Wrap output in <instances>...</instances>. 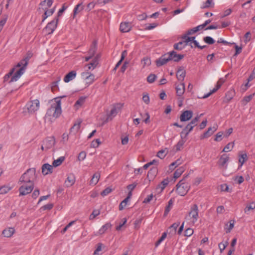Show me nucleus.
<instances>
[{
	"mask_svg": "<svg viewBox=\"0 0 255 255\" xmlns=\"http://www.w3.org/2000/svg\"><path fill=\"white\" fill-rule=\"evenodd\" d=\"M32 56V53L31 52H27L26 56L22 59L19 62H18L16 65L15 67H20V69L17 71L14 75L10 79L9 83H11L14 81H16L23 74L25 68L28 64L29 59Z\"/></svg>",
	"mask_w": 255,
	"mask_h": 255,
	"instance_id": "nucleus-1",
	"label": "nucleus"
},
{
	"mask_svg": "<svg viewBox=\"0 0 255 255\" xmlns=\"http://www.w3.org/2000/svg\"><path fill=\"white\" fill-rule=\"evenodd\" d=\"M36 179L35 168H29L20 177L18 183L34 184V182Z\"/></svg>",
	"mask_w": 255,
	"mask_h": 255,
	"instance_id": "nucleus-2",
	"label": "nucleus"
},
{
	"mask_svg": "<svg viewBox=\"0 0 255 255\" xmlns=\"http://www.w3.org/2000/svg\"><path fill=\"white\" fill-rule=\"evenodd\" d=\"M61 100L59 98H55V103L52 104L47 110L46 116L57 118L61 114Z\"/></svg>",
	"mask_w": 255,
	"mask_h": 255,
	"instance_id": "nucleus-3",
	"label": "nucleus"
},
{
	"mask_svg": "<svg viewBox=\"0 0 255 255\" xmlns=\"http://www.w3.org/2000/svg\"><path fill=\"white\" fill-rule=\"evenodd\" d=\"M188 175L184 176L182 180H181L176 185V191L180 196L185 195L190 189L189 184L186 182V178Z\"/></svg>",
	"mask_w": 255,
	"mask_h": 255,
	"instance_id": "nucleus-4",
	"label": "nucleus"
},
{
	"mask_svg": "<svg viewBox=\"0 0 255 255\" xmlns=\"http://www.w3.org/2000/svg\"><path fill=\"white\" fill-rule=\"evenodd\" d=\"M26 107L30 114H34L40 108V102L38 99H30V101L27 103Z\"/></svg>",
	"mask_w": 255,
	"mask_h": 255,
	"instance_id": "nucleus-5",
	"label": "nucleus"
},
{
	"mask_svg": "<svg viewBox=\"0 0 255 255\" xmlns=\"http://www.w3.org/2000/svg\"><path fill=\"white\" fill-rule=\"evenodd\" d=\"M199 210L197 204H194L190 209L188 215L186 217L187 220H190L192 224H195L199 218Z\"/></svg>",
	"mask_w": 255,
	"mask_h": 255,
	"instance_id": "nucleus-6",
	"label": "nucleus"
},
{
	"mask_svg": "<svg viewBox=\"0 0 255 255\" xmlns=\"http://www.w3.org/2000/svg\"><path fill=\"white\" fill-rule=\"evenodd\" d=\"M20 185L19 188V196H25L30 193L34 188V184L18 183Z\"/></svg>",
	"mask_w": 255,
	"mask_h": 255,
	"instance_id": "nucleus-7",
	"label": "nucleus"
},
{
	"mask_svg": "<svg viewBox=\"0 0 255 255\" xmlns=\"http://www.w3.org/2000/svg\"><path fill=\"white\" fill-rule=\"evenodd\" d=\"M58 20V17H55L52 21L48 23L44 28V30L48 34H52L54 32L57 26Z\"/></svg>",
	"mask_w": 255,
	"mask_h": 255,
	"instance_id": "nucleus-8",
	"label": "nucleus"
},
{
	"mask_svg": "<svg viewBox=\"0 0 255 255\" xmlns=\"http://www.w3.org/2000/svg\"><path fill=\"white\" fill-rule=\"evenodd\" d=\"M169 61H170V59L167 52V53L161 55V57L156 60V65L157 67H159L166 64Z\"/></svg>",
	"mask_w": 255,
	"mask_h": 255,
	"instance_id": "nucleus-9",
	"label": "nucleus"
},
{
	"mask_svg": "<svg viewBox=\"0 0 255 255\" xmlns=\"http://www.w3.org/2000/svg\"><path fill=\"white\" fill-rule=\"evenodd\" d=\"M229 156L226 154H224L220 156L217 164L221 167L227 168V163L229 161Z\"/></svg>",
	"mask_w": 255,
	"mask_h": 255,
	"instance_id": "nucleus-10",
	"label": "nucleus"
},
{
	"mask_svg": "<svg viewBox=\"0 0 255 255\" xmlns=\"http://www.w3.org/2000/svg\"><path fill=\"white\" fill-rule=\"evenodd\" d=\"M43 143L45 150L50 149L55 143V138L53 136L48 137L43 141Z\"/></svg>",
	"mask_w": 255,
	"mask_h": 255,
	"instance_id": "nucleus-11",
	"label": "nucleus"
},
{
	"mask_svg": "<svg viewBox=\"0 0 255 255\" xmlns=\"http://www.w3.org/2000/svg\"><path fill=\"white\" fill-rule=\"evenodd\" d=\"M168 53L170 57V60H172L174 62H178L180 60L182 59L184 57V55L178 54L177 52L174 50L169 52Z\"/></svg>",
	"mask_w": 255,
	"mask_h": 255,
	"instance_id": "nucleus-12",
	"label": "nucleus"
},
{
	"mask_svg": "<svg viewBox=\"0 0 255 255\" xmlns=\"http://www.w3.org/2000/svg\"><path fill=\"white\" fill-rule=\"evenodd\" d=\"M192 116L193 112L191 111L187 110L182 113L180 120L181 122H186L191 119Z\"/></svg>",
	"mask_w": 255,
	"mask_h": 255,
	"instance_id": "nucleus-13",
	"label": "nucleus"
},
{
	"mask_svg": "<svg viewBox=\"0 0 255 255\" xmlns=\"http://www.w3.org/2000/svg\"><path fill=\"white\" fill-rule=\"evenodd\" d=\"M131 24L129 22H123L120 24V29L122 32H128L131 29Z\"/></svg>",
	"mask_w": 255,
	"mask_h": 255,
	"instance_id": "nucleus-14",
	"label": "nucleus"
},
{
	"mask_svg": "<svg viewBox=\"0 0 255 255\" xmlns=\"http://www.w3.org/2000/svg\"><path fill=\"white\" fill-rule=\"evenodd\" d=\"M217 129L216 126H213L212 127H209L208 130L205 132L202 135L200 136V139H202L205 138H207L212 135L215 131Z\"/></svg>",
	"mask_w": 255,
	"mask_h": 255,
	"instance_id": "nucleus-15",
	"label": "nucleus"
},
{
	"mask_svg": "<svg viewBox=\"0 0 255 255\" xmlns=\"http://www.w3.org/2000/svg\"><path fill=\"white\" fill-rule=\"evenodd\" d=\"M186 76V71L183 67H180L176 73V77L181 82H183Z\"/></svg>",
	"mask_w": 255,
	"mask_h": 255,
	"instance_id": "nucleus-16",
	"label": "nucleus"
},
{
	"mask_svg": "<svg viewBox=\"0 0 255 255\" xmlns=\"http://www.w3.org/2000/svg\"><path fill=\"white\" fill-rule=\"evenodd\" d=\"M53 166L48 163H45L42 166V173L44 175L51 173L53 171Z\"/></svg>",
	"mask_w": 255,
	"mask_h": 255,
	"instance_id": "nucleus-17",
	"label": "nucleus"
},
{
	"mask_svg": "<svg viewBox=\"0 0 255 255\" xmlns=\"http://www.w3.org/2000/svg\"><path fill=\"white\" fill-rule=\"evenodd\" d=\"M77 73L76 71L72 70L68 73L64 77L63 80L65 83H68L70 81L75 79Z\"/></svg>",
	"mask_w": 255,
	"mask_h": 255,
	"instance_id": "nucleus-18",
	"label": "nucleus"
},
{
	"mask_svg": "<svg viewBox=\"0 0 255 255\" xmlns=\"http://www.w3.org/2000/svg\"><path fill=\"white\" fill-rule=\"evenodd\" d=\"M75 182V178L73 174H70L68 175L65 181V185L67 187H70L73 185Z\"/></svg>",
	"mask_w": 255,
	"mask_h": 255,
	"instance_id": "nucleus-19",
	"label": "nucleus"
},
{
	"mask_svg": "<svg viewBox=\"0 0 255 255\" xmlns=\"http://www.w3.org/2000/svg\"><path fill=\"white\" fill-rule=\"evenodd\" d=\"M175 89L177 95L179 97L182 96L185 92V84L181 82L176 86Z\"/></svg>",
	"mask_w": 255,
	"mask_h": 255,
	"instance_id": "nucleus-20",
	"label": "nucleus"
},
{
	"mask_svg": "<svg viewBox=\"0 0 255 255\" xmlns=\"http://www.w3.org/2000/svg\"><path fill=\"white\" fill-rule=\"evenodd\" d=\"M84 8V5L83 4V2L79 3L77 4L73 10V18H75L76 15L81 12Z\"/></svg>",
	"mask_w": 255,
	"mask_h": 255,
	"instance_id": "nucleus-21",
	"label": "nucleus"
},
{
	"mask_svg": "<svg viewBox=\"0 0 255 255\" xmlns=\"http://www.w3.org/2000/svg\"><path fill=\"white\" fill-rule=\"evenodd\" d=\"M15 230L13 228H8L3 230L2 235L4 237L9 238L14 233Z\"/></svg>",
	"mask_w": 255,
	"mask_h": 255,
	"instance_id": "nucleus-22",
	"label": "nucleus"
},
{
	"mask_svg": "<svg viewBox=\"0 0 255 255\" xmlns=\"http://www.w3.org/2000/svg\"><path fill=\"white\" fill-rule=\"evenodd\" d=\"M193 127L188 124L181 132L180 136L183 137V134L185 133L184 137H187L190 132L193 130Z\"/></svg>",
	"mask_w": 255,
	"mask_h": 255,
	"instance_id": "nucleus-23",
	"label": "nucleus"
},
{
	"mask_svg": "<svg viewBox=\"0 0 255 255\" xmlns=\"http://www.w3.org/2000/svg\"><path fill=\"white\" fill-rule=\"evenodd\" d=\"M112 225L110 223H107L103 225L99 230L97 235H103L106 233V232L111 228Z\"/></svg>",
	"mask_w": 255,
	"mask_h": 255,
	"instance_id": "nucleus-24",
	"label": "nucleus"
},
{
	"mask_svg": "<svg viewBox=\"0 0 255 255\" xmlns=\"http://www.w3.org/2000/svg\"><path fill=\"white\" fill-rule=\"evenodd\" d=\"M61 80L60 77H57L56 81L51 83V89L52 92L59 90L58 83Z\"/></svg>",
	"mask_w": 255,
	"mask_h": 255,
	"instance_id": "nucleus-25",
	"label": "nucleus"
},
{
	"mask_svg": "<svg viewBox=\"0 0 255 255\" xmlns=\"http://www.w3.org/2000/svg\"><path fill=\"white\" fill-rule=\"evenodd\" d=\"M235 95V91L234 90L231 89L228 91L226 93L225 97V101L226 102L230 101L234 97Z\"/></svg>",
	"mask_w": 255,
	"mask_h": 255,
	"instance_id": "nucleus-26",
	"label": "nucleus"
},
{
	"mask_svg": "<svg viewBox=\"0 0 255 255\" xmlns=\"http://www.w3.org/2000/svg\"><path fill=\"white\" fill-rule=\"evenodd\" d=\"M97 49V42L96 41H94L92 42L90 48L88 51L89 55L92 56L93 57L94 56L96 53V50Z\"/></svg>",
	"mask_w": 255,
	"mask_h": 255,
	"instance_id": "nucleus-27",
	"label": "nucleus"
},
{
	"mask_svg": "<svg viewBox=\"0 0 255 255\" xmlns=\"http://www.w3.org/2000/svg\"><path fill=\"white\" fill-rule=\"evenodd\" d=\"M157 168L155 167L151 168L148 171L147 174V177L150 179H153L157 175Z\"/></svg>",
	"mask_w": 255,
	"mask_h": 255,
	"instance_id": "nucleus-28",
	"label": "nucleus"
},
{
	"mask_svg": "<svg viewBox=\"0 0 255 255\" xmlns=\"http://www.w3.org/2000/svg\"><path fill=\"white\" fill-rule=\"evenodd\" d=\"M100 177V173H95L91 180L90 181V184L92 185H95L99 181Z\"/></svg>",
	"mask_w": 255,
	"mask_h": 255,
	"instance_id": "nucleus-29",
	"label": "nucleus"
},
{
	"mask_svg": "<svg viewBox=\"0 0 255 255\" xmlns=\"http://www.w3.org/2000/svg\"><path fill=\"white\" fill-rule=\"evenodd\" d=\"M81 121L78 122L77 123H75L70 128V132H73L74 134L77 133L80 128V125L81 123Z\"/></svg>",
	"mask_w": 255,
	"mask_h": 255,
	"instance_id": "nucleus-30",
	"label": "nucleus"
},
{
	"mask_svg": "<svg viewBox=\"0 0 255 255\" xmlns=\"http://www.w3.org/2000/svg\"><path fill=\"white\" fill-rule=\"evenodd\" d=\"M185 170V166H181L178 168L174 173V178H177L179 177L181 174L184 172Z\"/></svg>",
	"mask_w": 255,
	"mask_h": 255,
	"instance_id": "nucleus-31",
	"label": "nucleus"
},
{
	"mask_svg": "<svg viewBox=\"0 0 255 255\" xmlns=\"http://www.w3.org/2000/svg\"><path fill=\"white\" fill-rule=\"evenodd\" d=\"M54 8L50 9H47L46 10H45L44 14L42 15V21L43 22L48 16L52 15L53 13L54 12Z\"/></svg>",
	"mask_w": 255,
	"mask_h": 255,
	"instance_id": "nucleus-32",
	"label": "nucleus"
},
{
	"mask_svg": "<svg viewBox=\"0 0 255 255\" xmlns=\"http://www.w3.org/2000/svg\"><path fill=\"white\" fill-rule=\"evenodd\" d=\"M127 51L124 50L122 52L121 59L119 60V61L116 64L115 68H114V70L116 71L117 68L120 66V65L121 64L122 62L125 59V57L127 55Z\"/></svg>",
	"mask_w": 255,
	"mask_h": 255,
	"instance_id": "nucleus-33",
	"label": "nucleus"
},
{
	"mask_svg": "<svg viewBox=\"0 0 255 255\" xmlns=\"http://www.w3.org/2000/svg\"><path fill=\"white\" fill-rule=\"evenodd\" d=\"M86 98V97H80L75 103L74 106L75 108L78 109L81 107L85 103Z\"/></svg>",
	"mask_w": 255,
	"mask_h": 255,
	"instance_id": "nucleus-34",
	"label": "nucleus"
},
{
	"mask_svg": "<svg viewBox=\"0 0 255 255\" xmlns=\"http://www.w3.org/2000/svg\"><path fill=\"white\" fill-rule=\"evenodd\" d=\"M65 157L64 156H61L57 159L54 160L52 163V166L56 167L61 165L64 161Z\"/></svg>",
	"mask_w": 255,
	"mask_h": 255,
	"instance_id": "nucleus-35",
	"label": "nucleus"
},
{
	"mask_svg": "<svg viewBox=\"0 0 255 255\" xmlns=\"http://www.w3.org/2000/svg\"><path fill=\"white\" fill-rule=\"evenodd\" d=\"M98 65V62H97L96 59H92V61L89 63V64H87L86 65V67H87L88 70H89L91 69H95L97 66Z\"/></svg>",
	"mask_w": 255,
	"mask_h": 255,
	"instance_id": "nucleus-36",
	"label": "nucleus"
},
{
	"mask_svg": "<svg viewBox=\"0 0 255 255\" xmlns=\"http://www.w3.org/2000/svg\"><path fill=\"white\" fill-rule=\"evenodd\" d=\"M248 155L246 153L241 155L239 159V162L240 163L239 167H242L243 164L248 160Z\"/></svg>",
	"mask_w": 255,
	"mask_h": 255,
	"instance_id": "nucleus-37",
	"label": "nucleus"
},
{
	"mask_svg": "<svg viewBox=\"0 0 255 255\" xmlns=\"http://www.w3.org/2000/svg\"><path fill=\"white\" fill-rule=\"evenodd\" d=\"M174 48L177 50H181L184 48L186 46L184 43L182 41H180L177 43H175L173 45Z\"/></svg>",
	"mask_w": 255,
	"mask_h": 255,
	"instance_id": "nucleus-38",
	"label": "nucleus"
},
{
	"mask_svg": "<svg viewBox=\"0 0 255 255\" xmlns=\"http://www.w3.org/2000/svg\"><path fill=\"white\" fill-rule=\"evenodd\" d=\"M181 164V160L180 159H178L169 165V169L171 170H173L176 167H177Z\"/></svg>",
	"mask_w": 255,
	"mask_h": 255,
	"instance_id": "nucleus-39",
	"label": "nucleus"
},
{
	"mask_svg": "<svg viewBox=\"0 0 255 255\" xmlns=\"http://www.w3.org/2000/svg\"><path fill=\"white\" fill-rule=\"evenodd\" d=\"M11 188L7 185H3L0 187V194H4L8 192Z\"/></svg>",
	"mask_w": 255,
	"mask_h": 255,
	"instance_id": "nucleus-40",
	"label": "nucleus"
},
{
	"mask_svg": "<svg viewBox=\"0 0 255 255\" xmlns=\"http://www.w3.org/2000/svg\"><path fill=\"white\" fill-rule=\"evenodd\" d=\"M225 82V79L224 78H220L219 80L218 81L216 85L214 88H213V90H215V92H216L218 89L220 88L221 86L223 85V84Z\"/></svg>",
	"mask_w": 255,
	"mask_h": 255,
	"instance_id": "nucleus-41",
	"label": "nucleus"
},
{
	"mask_svg": "<svg viewBox=\"0 0 255 255\" xmlns=\"http://www.w3.org/2000/svg\"><path fill=\"white\" fill-rule=\"evenodd\" d=\"M95 75L93 74L90 73L86 78V80L87 81V83L89 85L92 84L95 81Z\"/></svg>",
	"mask_w": 255,
	"mask_h": 255,
	"instance_id": "nucleus-42",
	"label": "nucleus"
},
{
	"mask_svg": "<svg viewBox=\"0 0 255 255\" xmlns=\"http://www.w3.org/2000/svg\"><path fill=\"white\" fill-rule=\"evenodd\" d=\"M186 141V140L183 139H180L178 141L177 143L175 145L176 147V151H179L182 148L184 144L185 143Z\"/></svg>",
	"mask_w": 255,
	"mask_h": 255,
	"instance_id": "nucleus-43",
	"label": "nucleus"
},
{
	"mask_svg": "<svg viewBox=\"0 0 255 255\" xmlns=\"http://www.w3.org/2000/svg\"><path fill=\"white\" fill-rule=\"evenodd\" d=\"M15 68H13L9 72L6 74L3 77V81L6 82L8 80L9 78L11 77V78L14 75V74L12 76Z\"/></svg>",
	"mask_w": 255,
	"mask_h": 255,
	"instance_id": "nucleus-44",
	"label": "nucleus"
},
{
	"mask_svg": "<svg viewBox=\"0 0 255 255\" xmlns=\"http://www.w3.org/2000/svg\"><path fill=\"white\" fill-rule=\"evenodd\" d=\"M255 208V203H252L250 204H248L246 208L244 209V211L246 213L248 214V212L251 211L253 210Z\"/></svg>",
	"mask_w": 255,
	"mask_h": 255,
	"instance_id": "nucleus-45",
	"label": "nucleus"
},
{
	"mask_svg": "<svg viewBox=\"0 0 255 255\" xmlns=\"http://www.w3.org/2000/svg\"><path fill=\"white\" fill-rule=\"evenodd\" d=\"M141 63L143 67L149 66L151 64L150 59L148 57H145L142 59Z\"/></svg>",
	"mask_w": 255,
	"mask_h": 255,
	"instance_id": "nucleus-46",
	"label": "nucleus"
},
{
	"mask_svg": "<svg viewBox=\"0 0 255 255\" xmlns=\"http://www.w3.org/2000/svg\"><path fill=\"white\" fill-rule=\"evenodd\" d=\"M167 153V149H162L157 152V156L161 159L165 157Z\"/></svg>",
	"mask_w": 255,
	"mask_h": 255,
	"instance_id": "nucleus-47",
	"label": "nucleus"
},
{
	"mask_svg": "<svg viewBox=\"0 0 255 255\" xmlns=\"http://www.w3.org/2000/svg\"><path fill=\"white\" fill-rule=\"evenodd\" d=\"M234 142H230L227 145L225 146L224 148L223 151L224 152H228L231 151L234 147Z\"/></svg>",
	"mask_w": 255,
	"mask_h": 255,
	"instance_id": "nucleus-48",
	"label": "nucleus"
},
{
	"mask_svg": "<svg viewBox=\"0 0 255 255\" xmlns=\"http://www.w3.org/2000/svg\"><path fill=\"white\" fill-rule=\"evenodd\" d=\"M204 41L208 44H213L215 43V40L210 36H206L203 38Z\"/></svg>",
	"mask_w": 255,
	"mask_h": 255,
	"instance_id": "nucleus-49",
	"label": "nucleus"
},
{
	"mask_svg": "<svg viewBox=\"0 0 255 255\" xmlns=\"http://www.w3.org/2000/svg\"><path fill=\"white\" fill-rule=\"evenodd\" d=\"M156 78V76L153 74H149L147 77V81L149 83H153Z\"/></svg>",
	"mask_w": 255,
	"mask_h": 255,
	"instance_id": "nucleus-50",
	"label": "nucleus"
},
{
	"mask_svg": "<svg viewBox=\"0 0 255 255\" xmlns=\"http://www.w3.org/2000/svg\"><path fill=\"white\" fill-rule=\"evenodd\" d=\"M169 183V180L168 178H166L164 179L160 183V184L159 185V187L161 188V190H163L166 186Z\"/></svg>",
	"mask_w": 255,
	"mask_h": 255,
	"instance_id": "nucleus-51",
	"label": "nucleus"
},
{
	"mask_svg": "<svg viewBox=\"0 0 255 255\" xmlns=\"http://www.w3.org/2000/svg\"><path fill=\"white\" fill-rule=\"evenodd\" d=\"M112 190H113V189L110 187H108L106 188L105 189H104L101 193V195L103 197H104V196L108 195L109 193H110L112 191Z\"/></svg>",
	"mask_w": 255,
	"mask_h": 255,
	"instance_id": "nucleus-52",
	"label": "nucleus"
},
{
	"mask_svg": "<svg viewBox=\"0 0 255 255\" xmlns=\"http://www.w3.org/2000/svg\"><path fill=\"white\" fill-rule=\"evenodd\" d=\"M129 199L128 198H126L119 205V210H122L124 209V207H126V206L127 204V203L128 202Z\"/></svg>",
	"mask_w": 255,
	"mask_h": 255,
	"instance_id": "nucleus-53",
	"label": "nucleus"
},
{
	"mask_svg": "<svg viewBox=\"0 0 255 255\" xmlns=\"http://www.w3.org/2000/svg\"><path fill=\"white\" fill-rule=\"evenodd\" d=\"M214 3H213L212 0H207L204 3L203 6L202 7L203 8H208L210 6H213Z\"/></svg>",
	"mask_w": 255,
	"mask_h": 255,
	"instance_id": "nucleus-54",
	"label": "nucleus"
},
{
	"mask_svg": "<svg viewBox=\"0 0 255 255\" xmlns=\"http://www.w3.org/2000/svg\"><path fill=\"white\" fill-rule=\"evenodd\" d=\"M181 38L184 39L183 41H182V42L183 43H184L185 44V45L186 46L187 45H188V43L189 42H190L191 41V40H190V37H189L187 35H186V34H184L183 35H182L181 36Z\"/></svg>",
	"mask_w": 255,
	"mask_h": 255,
	"instance_id": "nucleus-55",
	"label": "nucleus"
},
{
	"mask_svg": "<svg viewBox=\"0 0 255 255\" xmlns=\"http://www.w3.org/2000/svg\"><path fill=\"white\" fill-rule=\"evenodd\" d=\"M228 245V242H225L224 243H220L219 244L218 246L220 249V252L222 253L223 251L226 249L227 246Z\"/></svg>",
	"mask_w": 255,
	"mask_h": 255,
	"instance_id": "nucleus-56",
	"label": "nucleus"
},
{
	"mask_svg": "<svg viewBox=\"0 0 255 255\" xmlns=\"http://www.w3.org/2000/svg\"><path fill=\"white\" fill-rule=\"evenodd\" d=\"M200 117L199 116H197L195 118L192 120V121L189 123V125L194 127L197 125V123L199 120Z\"/></svg>",
	"mask_w": 255,
	"mask_h": 255,
	"instance_id": "nucleus-57",
	"label": "nucleus"
},
{
	"mask_svg": "<svg viewBox=\"0 0 255 255\" xmlns=\"http://www.w3.org/2000/svg\"><path fill=\"white\" fill-rule=\"evenodd\" d=\"M127 219L126 218H124L122 220V223H120L118 226L116 227V230L117 231H120L121 230L123 226L127 223Z\"/></svg>",
	"mask_w": 255,
	"mask_h": 255,
	"instance_id": "nucleus-58",
	"label": "nucleus"
},
{
	"mask_svg": "<svg viewBox=\"0 0 255 255\" xmlns=\"http://www.w3.org/2000/svg\"><path fill=\"white\" fill-rule=\"evenodd\" d=\"M86 156V152L83 151L79 153L78 156V159L79 161H82L83 160Z\"/></svg>",
	"mask_w": 255,
	"mask_h": 255,
	"instance_id": "nucleus-59",
	"label": "nucleus"
},
{
	"mask_svg": "<svg viewBox=\"0 0 255 255\" xmlns=\"http://www.w3.org/2000/svg\"><path fill=\"white\" fill-rule=\"evenodd\" d=\"M100 214V212L99 211H96L94 210L92 214L89 216V220H93L96 217L98 216Z\"/></svg>",
	"mask_w": 255,
	"mask_h": 255,
	"instance_id": "nucleus-60",
	"label": "nucleus"
},
{
	"mask_svg": "<svg viewBox=\"0 0 255 255\" xmlns=\"http://www.w3.org/2000/svg\"><path fill=\"white\" fill-rule=\"evenodd\" d=\"M194 233L193 230L191 228L187 229L184 232V235L186 237H190Z\"/></svg>",
	"mask_w": 255,
	"mask_h": 255,
	"instance_id": "nucleus-61",
	"label": "nucleus"
},
{
	"mask_svg": "<svg viewBox=\"0 0 255 255\" xmlns=\"http://www.w3.org/2000/svg\"><path fill=\"white\" fill-rule=\"evenodd\" d=\"M142 100L146 104H148L150 102L149 97L147 94H143Z\"/></svg>",
	"mask_w": 255,
	"mask_h": 255,
	"instance_id": "nucleus-62",
	"label": "nucleus"
},
{
	"mask_svg": "<svg viewBox=\"0 0 255 255\" xmlns=\"http://www.w3.org/2000/svg\"><path fill=\"white\" fill-rule=\"evenodd\" d=\"M53 207V204L52 203H48L46 205H44L42 207V209L43 210H51Z\"/></svg>",
	"mask_w": 255,
	"mask_h": 255,
	"instance_id": "nucleus-63",
	"label": "nucleus"
},
{
	"mask_svg": "<svg viewBox=\"0 0 255 255\" xmlns=\"http://www.w3.org/2000/svg\"><path fill=\"white\" fill-rule=\"evenodd\" d=\"M223 134V132H219L216 135L214 140L216 141H220L222 140V137Z\"/></svg>",
	"mask_w": 255,
	"mask_h": 255,
	"instance_id": "nucleus-64",
	"label": "nucleus"
}]
</instances>
